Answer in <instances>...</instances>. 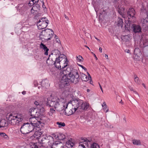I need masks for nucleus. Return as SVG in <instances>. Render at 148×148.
Masks as SVG:
<instances>
[{
  "label": "nucleus",
  "mask_w": 148,
  "mask_h": 148,
  "mask_svg": "<svg viewBox=\"0 0 148 148\" xmlns=\"http://www.w3.org/2000/svg\"><path fill=\"white\" fill-rule=\"evenodd\" d=\"M65 60L64 62V64H67L68 65V62H69V61L68 60L67 58H65V60Z\"/></svg>",
  "instance_id": "obj_50"
},
{
  "label": "nucleus",
  "mask_w": 148,
  "mask_h": 148,
  "mask_svg": "<svg viewBox=\"0 0 148 148\" xmlns=\"http://www.w3.org/2000/svg\"><path fill=\"white\" fill-rule=\"evenodd\" d=\"M60 57L58 56V57H57L56 58L55 61H54V63H53V62H52L51 63H50L49 64H54L55 67L56 68H57L58 69H59V66H57L56 65V64L59 63L60 64V62L62 61V60H60Z\"/></svg>",
  "instance_id": "obj_19"
},
{
  "label": "nucleus",
  "mask_w": 148,
  "mask_h": 148,
  "mask_svg": "<svg viewBox=\"0 0 148 148\" xmlns=\"http://www.w3.org/2000/svg\"><path fill=\"white\" fill-rule=\"evenodd\" d=\"M87 74L88 75V77H89V78H90V79H91V77L90 74H89V73L88 72H87Z\"/></svg>",
  "instance_id": "obj_62"
},
{
  "label": "nucleus",
  "mask_w": 148,
  "mask_h": 148,
  "mask_svg": "<svg viewBox=\"0 0 148 148\" xmlns=\"http://www.w3.org/2000/svg\"><path fill=\"white\" fill-rule=\"evenodd\" d=\"M140 53V50L138 48H136L134 51V54L137 56Z\"/></svg>",
  "instance_id": "obj_29"
},
{
  "label": "nucleus",
  "mask_w": 148,
  "mask_h": 148,
  "mask_svg": "<svg viewBox=\"0 0 148 148\" xmlns=\"http://www.w3.org/2000/svg\"><path fill=\"white\" fill-rule=\"evenodd\" d=\"M132 143L134 145H141V142L139 140H133Z\"/></svg>",
  "instance_id": "obj_28"
},
{
  "label": "nucleus",
  "mask_w": 148,
  "mask_h": 148,
  "mask_svg": "<svg viewBox=\"0 0 148 148\" xmlns=\"http://www.w3.org/2000/svg\"><path fill=\"white\" fill-rule=\"evenodd\" d=\"M29 123L28 122L23 123L20 129V131L23 134H28V131L29 127Z\"/></svg>",
  "instance_id": "obj_8"
},
{
  "label": "nucleus",
  "mask_w": 148,
  "mask_h": 148,
  "mask_svg": "<svg viewBox=\"0 0 148 148\" xmlns=\"http://www.w3.org/2000/svg\"><path fill=\"white\" fill-rule=\"evenodd\" d=\"M34 86L35 87L37 86H38V85H39V84H38V83L36 81H34Z\"/></svg>",
  "instance_id": "obj_48"
},
{
  "label": "nucleus",
  "mask_w": 148,
  "mask_h": 148,
  "mask_svg": "<svg viewBox=\"0 0 148 148\" xmlns=\"http://www.w3.org/2000/svg\"><path fill=\"white\" fill-rule=\"evenodd\" d=\"M35 8L36 7L37 9L39 10L40 8V5L38 4H36L35 5V6H34Z\"/></svg>",
  "instance_id": "obj_49"
},
{
  "label": "nucleus",
  "mask_w": 148,
  "mask_h": 148,
  "mask_svg": "<svg viewBox=\"0 0 148 148\" xmlns=\"http://www.w3.org/2000/svg\"><path fill=\"white\" fill-rule=\"evenodd\" d=\"M116 25L118 27L123 26V19L120 18H118L116 23Z\"/></svg>",
  "instance_id": "obj_23"
},
{
  "label": "nucleus",
  "mask_w": 148,
  "mask_h": 148,
  "mask_svg": "<svg viewBox=\"0 0 148 148\" xmlns=\"http://www.w3.org/2000/svg\"><path fill=\"white\" fill-rule=\"evenodd\" d=\"M38 111H37V114L36 117L39 118L43 115L45 111V109L44 108V105L41 104V106L37 108Z\"/></svg>",
  "instance_id": "obj_10"
},
{
  "label": "nucleus",
  "mask_w": 148,
  "mask_h": 148,
  "mask_svg": "<svg viewBox=\"0 0 148 148\" xmlns=\"http://www.w3.org/2000/svg\"><path fill=\"white\" fill-rule=\"evenodd\" d=\"M36 122L38 123V125L37 126V129H36V130L39 131V130H40L41 129V124L40 121H36Z\"/></svg>",
  "instance_id": "obj_32"
},
{
  "label": "nucleus",
  "mask_w": 148,
  "mask_h": 148,
  "mask_svg": "<svg viewBox=\"0 0 148 148\" xmlns=\"http://www.w3.org/2000/svg\"><path fill=\"white\" fill-rule=\"evenodd\" d=\"M77 60L80 62H83L84 60L82 57L81 56H77Z\"/></svg>",
  "instance_id": "obj_36"
},
{
  "label": "nucleus",
  "mask_w": 148,
  "mask_h": 148,
  "mask_svg": "<svg viewBox=\"0 0 148 148\" xmlns=\"http://www.w3.org/2000/svg\"><path fill=\"white\" fill-rule=\"evenodd\" d=\"M72 138H70L67 141L66 143V146H63L66 148H71L74 145L75 143L72 141Z\"/></svg>",
  "instance_id": "obj_16"
},
{
  "label": "nucleus",
  "mask_w": 148,
  "mask_h": 148,
  "mask_svg": "<svg viewBox=\"0 0 148 148\" xmlns=\"http://www.w3.org/2000/svg\"><path fill=\"white\" fill-rule=\"evenodd\" d=\"M36 121H34L32 123L34 127L35 128V129L36 130V129H37V126L38 125V123L36 122Z\"/></svg>",
  "instance_id": "obj_37"
},
{
  "label": "nucleus",
  "mask_w": 148,
  "mask_h": 148,
  "mask_svg": "<svg viewBox=\"0 0 148 148\" xmlns=\"http://www.w3.org/2000/svg\"><path fill=\"white\" fill-rule=\"evenodd\" d=\"M54 32L52 29L47 28L42 30L39 36H43L46 37H49L51 36V32Z\"/></svg>",
  "instance_id": "obj_6"
},
{
  "label": "nucleus",
  "mask_w": 148,
  "mask_h": 148,
  "mask_svg": "<svg viewBox=\"0 0 148 148\" xmlns=\"http://www.w3.org/2000/svg\"><path fill=\"white\" fill-rule=\"evenodd\" d=\"M98 83H99V86L100 87V88L101 89V91L103 93V89H102V87L101 84H100L99 83V82Z\"/></svg>",
  "instance_id": "obj_55"
},
{
  "label": "nucleus",
  "mask_w": 148,
  "mask_h": 148,
  "mask_svg": "<svg viewBox=\"0 0 148 148\" xmlns=\"http://www.w3.org/2000/svg\"><path fill=\"white\" fill-rule=\"evenodd\" d=\"M53 136H50L49 137L53 140V144L54 146H57L61 144V140H63L66 138L65 135L61 133H55L52 134Z\"/></svg>",
  "instance_id": "obj_2"
},
{
  "label": "nucleus",
  "mask_w": 148,
  "mask_h": 148,
  "mask_svg": "<svg viewBox=\"0 0 148 148\" xmlns=\"http://www.w3.org/2000/svg\"><path fill=\"white\" fill-rule=\"evenodd\" d=\"M55 112V110L54 108H50V112L52 114H53V113H54Z\"/></svg>",
  "instance_id": "obj_47"
},
{
  "label": "nucleus",
  "mask_w": 148,
  "mask_h": 148,
  "mask_svg": "<svg viewBox=\"0 0 148 148\" xmlns=\"http://www.w3.org/2000/svg\"><path fill=\"white\" fill-rule=\"evenodd\" d=\"M133 21L131 19H129L128 18V19L127 18L126 19H125V29H127L128 30H130V29L131 28V22H132Z\"/></svg>",
  "instance_id": "obj_14"
},
{
  "label": "nucleus",
  "mask_w": 148,
  "mask_h": 148,
  "mask_svg": "<svg viewBox=\"0 0 148 148\" xmlns=\"http://www.w3.org/2000/svg\"><path fill=\"white\" fill-rule=\"evenodd\" d=\"M42 6L43 8H46L44 2H43V3H42Z\"/></svg>",
  "instance_id": "obj_61"
},
{
  "label": "nucleus",
  "mask_w": 148,
  "mask_h": 148,
  "mask_svg": "<svg viewBox=\"0 0 148 148\" xmlns=\"http://www.w3.org/2000/svg\"><path fill=\"white\" fill-rule=\"evenodd\" d=\"M80 77L83 81L87 82L89 79V77H88L86 75L82 73L81 74Z\"/></svg>",
  "instance_id": "obj_24"
},
{
  "label": "nucleus",
  "mask_w": 148,
  "mask_h": 148,
  "mask_svg": "<svg viewBox=\"0 0 148 148\" xmlns=\"http://www.w3.org/2000/svg\"><path fill=\"white\" fill-rule=\"evenodd\" d=\"M60 100H63V98H60V99L58 97H56L50 100L49 97L47 98V99L46 103V106H49L50 107H54L56 109L59 106V102H60Z\"/></svg>",
  "instance_id": "obj_3"
},
{
  "label": "nucleus",
  "mask_w": 148,
  "mask_h": 148,
  "mask_svg": "<svg viewBox=\"0 0 148 148\" xmlns=\"http://www.w3.org/2000/svg\"><path fill=\"white\" fill-rule=\"evenodd\" d=\"M81 140L82 141H83V143L84 142H86V141L87 139L86 138H81Z\"/></svg>",
  "instance_id": "obj_51"
},
{
  "label": "nucleus",
  "mask_w": 148,
  "mask_h": 148,
  "mask_svg": "<svg viewBox=\"0 0 148 148\" xmlns=\"http://www.w3.org/2000/svg\"><path fill=\"white\" fill-rule=\"evenodd\" d=\"M80 67H81L82 69H84L85 71H87V69L86 68H85V67L84 66H82V65L79 64H77Z\"/></svg>",
  "instance_id": "obj_42"
},
{
  "label": "nucleus",
  "mask_w": 148,
  "mask_h": 148,
  "mask_svg": "<svg viewBox=\"0 0 148 148\" xmlns=\"http://www.w3.org/2000/svg\"><path fill=\"white\" fill-rule=\"evenodd\" d=\"M84 144V143H83V142H80L79 144V146H81L83 148H85V147L83 144Z\"/></svg>",
  "instance_id": "obj_46"
},
{
  "label": "nucleus",
  "mask_w": 148,
  "mask_h": 148,
  "mask_svg": "<svg viewBox=\"0 0 148 148\" xmlns=\"http://www.w3.org/2000/svg\"><path fill=\"white\" fill-rule=\"evenodd\" d=\"M143 30L144 32H145L148 30V27L147 25H145L143 27Z\"/></svg>",
  "instance_id": "obj_43"
},
{
  "label": "nucleus",
  "mask_w": 148,
  "mask_h": 148,
  "mask_svg": "<svg viewBox=\"0 0 148 148\" xmlns=\"http://www.w3.org/2000/svg\"><path fill=\"white\" fill-rule=\"evenodd\" d=\"M54 34V32H51V36H49V37L48 38H47L45 39L44 38H42L41 37H40L39 38H40V39H41V40L43 39L45 40L46 41H48L51 40V38H52L53 37V36ZM43 41H44V40H42V42H43Z\"/></svg>",
  "instance_id": "obj_27"
},
{
  "label": "nucleus",
  "mask_w": 148,
  "mask_h": 148,
  "mask_svg": "<svg viewBox=\"0 0 148 148\" xmlns=\"http://www.w3.org/2000/svg\"><path fill=\"white\" fill-rule=\"evenodd\" d=\"M133 92L135 94L137 95L138 97H139V94H138V92H137L136 91H135V90L133 91Z\"/></svg>",
  "instance_id": "obj_54"
},
{
  "label": "nucleus",
  "mask_w": 148,
  "mask_h": 148,
  "mask_svg": "<svg viewBox=\"0 0 148 148\" xmlns=\"http://www.w3.org/2000/svg\"><path fill=\"white\" fill-rule=\"evenodd\" d=\"M135 14V11L134 9L133 8H130L127 12L128 18L129 19L135 18V17L134 16Z\"/></svg>",
  "instance_id": "obj_11"
},
{
  "label": "nucleus",
  "mask_w": 148,
  "mask_h": 148,
  "mask_svg": "<svg viewBox=\"0 0 148 148\" xmlns=\"http://www.w3.org/2000/svg\"><path fill=\"white\" fill-rule=\"evenodd\" d=\"M66 107L65 108L64 112L65 113V114L67 116L71 115L74 113L73 111H70L69 110L68 112H67L66 111V109L67 108L68 104H66Z\"/></svg>",
  "instance_id": "obj_25"
},
{
  "label": "nucleus",
  "mask_w": 148,
  "mask_h": 148,
  "mask_svg": "<svg viewBox=\"0 0 148 148\" xmlns=\"http://www.w3.org/2000/svg\"><path fill=\"white\" fill-rule=\"evenodd\" d=\"M0 135L6 140H8L9 138L8 136L4 133H0Z\"/></svg>",
  "instance_id": "obj_35"
},
{
  "label": "nucleus",
  "mask_w": 148,
  "mask_h": 148,
  "mask_svg": "<svg viewBox=\"0 0 148 148\" xmlns=\"http://www.w3.org/2000/svg\"><path fill=\"white\" fill-rule=\"evenodd\" d=\"M67 66V64H64L62 68L60 65L59 66V69L61 70L60 74L62 76L59 83V86L60 88H64L65 86L69 85L70 82L77 83L80 79L79 75L76 69L68 67L66 70H63Z\"/></svg>",
  "instance_id": "obj_1"
},
{
  "label": "nucleus",
  "mask_w": 148,
  "mask_h": 148,
  "mask_svg": "<svg viewBox=\"0 0 148 148\" xmlns=\"http://www.w3.org/2000/svg\"><path fill=\"white\" fill-rule=\"evenodd\" d=\"M79 108V105L77 104H76V106L74 107V108H73V110H74V111L73 112L74 113L77 110V109Z\"/></svg>",
  "instance_id": "obj_38"
},
{
  "label": "nucleus",
  "mask_w": 148,
  "mask_h": 148,
  "mask_svg": "<svg viewBox=\"0 0 148 148\" xmlns=\"http://www.w3.org/2000/svg\"><path fill=\"white\" fill-rule=\"evenodd\" d=\"M33 8H35V7L34 6L31 9V12H33V13H34V12H32V11L33 10V11H34L35 10L33 9Z\"/></svg>",
  "instance_id": "obj_59"
},
{
  "label": "nucleus",
  "mask_w": 148,
  "mask_h": 148,
  "mask_svg": "<svg viewBox=\"0 0 148 148\" xmlns=\"http://www.w3.org/2000/svg\"><path fill=\"white\" fill-rule=\"evenodd\" d=\"M36 143H34L33 145H31L32 148H38V146L37 145Z\"/></svg>",
  "instance_id": "obj_40"
},
{
  "label": "nucleus",
  "mask_w": 148,
  "mask_h": 148,
  "mask_svg": "<svg viewBox=\"0 0 148 148\" xmlns=\"http://www.w3.org/2000/svg\"><path fill=\"white\" fill-rule=\"evenodd\" d=\"M131 28L132 29L133 32L135 33L141 32V28L140 25L133 24Z\"/></svg>",
  "instance_id": "obj_12"
},
{
  "label": "nucleus",
  "mask_w": 148,
  "mask_h": 148,
  "mask_svg": "<svg viewBox=\"0 0 148 148\" xmlns=\"http://www.w3.org/2000/svg\"><path fill=\"white\" fill-rule=\"evenodd\" d=\"M53 62V63H54V61H53L52 60V59H51V61H49V62L48 61V63H47L48 65H54V64H50V63H51L52 62Z\"/></svg>",
  "instance_id": "obj_45"
},
{
  "label": "nucleus",
  "mask_w": 148,
  "mask_h": 148,
  "mask_svg": "<svg viewBox=\"0 0 148 148\" xmlns=\"http://www.w3.org/2000/svg\"><path fill=\"white\" fill-rule=\"evenodd\" d=\"M34 104L35 105L37 106V108L41 106V104H40L38 101H36L35 102H34Z\"/></svg>",
  "instance_id": "obj_41"
},
{
  "label": "nucleus",
  "mask_w": 148,
  "mask_h": 148,
  "mask_svg": "<svg viewBox=\"0 0 148 148\" xmlns=\"http://www.w3.org/2000/svg\"><path fill=\"white\" fill-rule=\"evenodd\" d=\"M148 9H147L145 6V4L143 3L140 9V14H143V13L147 16V17L143 20V23H148Z\"/></svg>",
  "instance_id": "obj_5"
},
{
  "label": "nucleus",
  "mask_w": 148,
  "mask_h": 148,
  "mask_svg": "<svg viewBox=\"0 0 148 148\" xmlns=\"http://www.w3.org/2000/svg\"><path fill=\"white\" fill-rule=\"evenodd\" d=\"M50 56H51L50 55H49V57H48V58H47V60H46V63H48V61H49V58H50Z\"/></svg>",
  "instance_id": "obj_58"
},
{
  "label": "nucleus",
  "mask_w": 148,
  "mask_h": 148,
  "mask_svg": "<svg viewBox=\"0 0 148 148\" xmlns=\"http://www.w3.org/2000/svg\"><path fill=\"white\" fill-rule=\"evenodd\" d=\"M56 41L58 43H60V41L58 38H56Z\"/></svg>",
  "instance_id": "obj_52"
},
{
  "label": "nucleus",
  "mask_w": 148,
  "mask_h": 148,
  "mask_svg": "<svg viewBox=\"0 0 148 148\" xmlns=\"http://www.w3.org/2000/svg\"><path fill=\"white\" fill-rule=\"evenodd\" d=\"M40 48L42 49L45 51L44 54L46 56L48 55V52L49 51V49L42 42H41L40 45Z\"/></svg>",
  "instance_id": "obj_17"
},
{
  "label": "nucleus",
  "mask_w": 148,
  "mask_h": 148,
  "mask_svg": "<svg viewBox=\"0 0 148 148\" xmlns=\"http://www.w3.org/2000/svg\"><path fill=\"white\" fill-rule=\"evenodd\" d=\"M45 21H41V20H39L36 23L38 29L41 30L46 28L47 26V25Z\"/></svg>",
  "instance_id": "obj_9"
},
{
  "label": "nucleus",
  "mask_w": 148,
  "mask_h": 148,
  "mask_svg": "<svg viewBox=\"0 0 148 148\" xmlns=\"http://www.w3.org/2000/svg\"><path fill=\"white\" fill-rule=\"evenodd\" d=\"M6 118L8 121V122L12 125H15L19 122H17V121H18V119H19V118H18L17 115L14 114H7Z\"/></svg>",
  "instance_id": "obj_4"
},
{
  "label": "nucleus",
  "mask_w": 148,
  "mask_h": 148,
  "mask_svg": "<svg viewBox=\"0 0 148 148\" xmlns=\"http://www.w3.org/2000/svg\"><path fill=\"white\" fill-rule=\"evenodd\" d=\"M64 17L67 20H69V17L67 16H66V15L65 14H64Z\"/></svg>",
  "instance_id": "obj_56"
},
{
  "label": "nucleus",
  "mask_w": 148,
  "mask_h": 148,
  "mask_svg": "<svg viewBox=\"0 0 148 148\" xmlns=\"http://www.w3.org/2000/svg\"><path fill=\"white\" fill-rule=\"evenodd\" d=\"M46 19H47V18L46 17H43L40 20H41V21H43V20H45Z\"/></svg>",
  "instance_id": "obj_60"
},
{
  "label": "nucleus",
  "mask_w": 148,
  "mask_h": 148,
  "mask_svg": "<svg viewBox=\"0 0 148 148\" xmlns=\"http://www.w3.org/2000/svg\"><path fill=\"white\" fill-rule=\"evenodd\" d=\"M48 81L47 79H43L41 82H40L39 84V86H38V88L39 89L41 88H46L48 86Z\"/></svg>",
  "instance_id": "obj_13"
},
{
  "label": "nucleus",
  "mask_w": 148,
  "mask_h": 148,
  "mask_svg": "<svg viewBox=\"0 0 148 148\" xmlns=\"http://www.w3.org/2000/svg\"><path fill=\"white\" fill-rule=\"evenodd\" d=\"M8 124L6 123L5 119H2L0 120V128L8 126Z\"/></svg>",
  "instance_id": "obj_20"
},
{
  "label": "nucleus",
  "mask_w": 148,
  "mask_h": 148,
  "mask_svg": "<svg viewBox=\"0 0 148 148\" xmlns=\"http://www.w3.org/2000/svg\"><path fill=\"white\" fill-rule=\"evenodd\" d=\"M29 114L32 117H36L37 116V111L36 108L34 107H32L29 109L28 112Z\"/></svg>",
  "instance_id": "obj_15"
},
{
  "label": "nucleus",
  "mask_w": 148,
  "mask_h": 148,
  "mask_svg": "<svg viewBox=\"0 0 148 148\" xmlns=\"http://www.w3.org/2000/svg\"><path fill=\"white\" fill-rule=\"evenodd\" d=\"M58 51V57H60V60H62L63 59H65L66 58V56L63 54H61L59 50H57Z\"/></svg>",
  "instance_id": "obj_26"
},
{
  "label": "nucleus",
  "mask_w": 148,
  "mask_h": 148,
  "mask_svg": "<svg viewBox=\"0 0 148 148\" xmlns=\"http://www.w3.org/2000/svg\"><path fill=\"white\" fill-rule=\"evenodd\" d=\"M99 51L101 53H102V48L101 47H100L99 49Z\"/></svg>",
  "instance_id": "obj_64"
},
{
  "label": "nucleus",
  "mask_w": 148,
  "mask_h": 148,
  "mask_svg": "<svg viewBox=\"0 0 148 148\" xmlns=\"http://www.w3.org/2000/svg\"><path fill=\"white\" fill-rule=\"evenodd\" d=\"M56 124L58 125L59 127H64L65 125V124L64 123H62V122H57L56 123Z\"/></svg>",
  "instance_id": "obj_33"
},
{
  "label": "nucleus",
  "mask_w": 148,
  "mask_h": 148,
  "mask_svg": "<svg viewBox=\"0 0 148 148\" xmlns=\"http://www.w3.org/2000/svg\"><path fill=\"white\" fill-rule=\"evenodd\" d=\"M102 107L105 112H107L108 111V109H107V106L106 104H104V105H102Z\"/></svg>",
  "instance_id": "obj_39"
},
{
  "label": "nucleus",
  "mask_w": 148,
  "mask_h": 148,
  "mask_svg": "<svg viewBox=\"0 0 148 148\" xmlns=\"http://www.w3.org/2000/svg\"><path fill=\"white\" fill-rule=\"evenodd\" d=\"M28 130V134L30 132H32L33 131L35 130V128L34 127L32 122L30 123H29Z\"/></svg>",
  "instance_id": "obj_22"
},
{
  "label": "nucleus",
  "mask_w": 148,
  "mask_h": 148,
  "mask_svg": "<svg viewBox=\"0 0 148 148\" xmlns=\"http://www.w3.org/2000/svg\"><path fill=\"white\" fill-rule=\"evenodd\" d=\"M125 52H127L128 53H130V50L129 49H126L125 50Z\"/></svg>",
  "instance_id": "obj_57"
},
{
  "label": "nucleus",
  "mask_w": 148,
  "mask_h": 148,
  "mask_svg": "<svg viewBox=\"0 0 148 148\" xmlns=\"http://www.w3.org/2000/svg\"><path fill=\"white\" fill-rule=\"evenodd\" d=\"M37 130H36V132H34V135L31 136V138L33 139L34 138H38L37 136L38 134L39 135H41V134H40V132H38Z\"/></svg>",
  "instance_id": "obj_30"
},
{
  "label": "nucleus",
  "mask_w": 148,
  "mask_h": 148,
  "mask_svg": "<svg viewBox=\"0 0 148 148\" xmlns=\"http://www.w3.org/2000/svg\"><path fill=\"white\" fill-rule=\"evenodd\" d=\"M134 78L135 82L137 84H139L140 83V82L139 79L138 77L137 76V75H134Z\"/></svg>",
  "instance_id": "obj_31"
},
{
  "label": "nucleus",
  "mask_w": 148,
  "mask_h": 148,
  "mask_svg": "<svg viewBox=\"0 0 148 148\" xmlns=\"http://www.w3.org/2000/svg\"><path fill=\"white\" fill-rule=\"evenodd\" d=\"M99 145L95 143H93L90 146V148H99Z\"/></svg>",
  "instance_id": "obj_34"
},
{
  "label": "nucleus",
  "mask_w": 148,
  "mask_h": 148,
  "mask_svg": "<svg viewBox=\"0 0 148 148\" xmlns=\"http://www.w3.org/2000/svg\"><path fill=\"white\" fill-rule=\"evenodd\" d=\"M43 21H45V22H46V24H47V25L49 23V21L47 19H46L45 20H43Z\"/></svg>",
  "instance_id": "obj_53"
},
{
  "label": "nucleus",
  "mask_w": 148,
  "mask_h": 148,
  "mask_svg": "<svg viewBox=\"0 0 148 148\" xmlns=\"http://www.w3.org/2000/svg\"><path fill=\"white\" fill-rule=\"evenodd\" d=\"M115 7L119 13L120 15L123 16L124 13L125 8L121 6H119V5L117 7L116 6H115Z\"/></svg>",
  "instance_id": "obj_18"
},
{
  "label": "nucleus",
  "mask_w": 148,
  "mask_h": 148,
  "mask_svg": "<svg viewBox=\"0 0 148 148\" xmlns=\"http://www.w3.org/2000/svg\"><path fill=\"white\" fill-rule=\"evenodd\" d=\"M80 99L78 98H75L73 97H72L71 100L69 102V103H71L73 106V102L77 104V103L79 102Z\"/></svg>",
  "instance_id": "obj_21"
},
{
  "label": "nucleus",
  "mask_w": 148,
  "mask_h": 148,
  "mask_svg": "<svg viewBox=\"0 0 148 148\" xmlns=\"http://www.w3.org/2000/svg\"><path fill=\"white\" fill-rule=\"evenodd\" d=\"M22 94L23 95H25L26 94V91H23L22 92Z\"/></svg>",
  "instance_id": "obj_63"
},
{
  "label": "nucleus",
  "mask_w": 148,
  "mask_h": 148,
  "mask_svg": "<svg viewBox=\"0 0 148 148\" xmlns=\"http://www.w3.org/2000/svg\"><path fill=\"white\" fill-rule=\"evenodd\" d=\"M84 33H85V36L86 37L89 38L90 37H91V35L89 33L85 32Z\"/></svg>",
  "instance_id": "obj_44"
},
{
  "label": "nucleus",
  "mask_w": 148,
  "mask_h": 148,
  "mask_svg": "<svg viewBox=\"0 0 148 148\" xmlns=\"http://www.w3.org/2000/svg\"><path fill=\"white\" fill-rule=\"evenodd\" d=\"M77 104L79 106V109L86 110L88 108L89 106V104L86 102H83V101L80 100L79 102L77 103Z\"/></svg>",
  "instance_id": "obj_7"
}]
</instances>
